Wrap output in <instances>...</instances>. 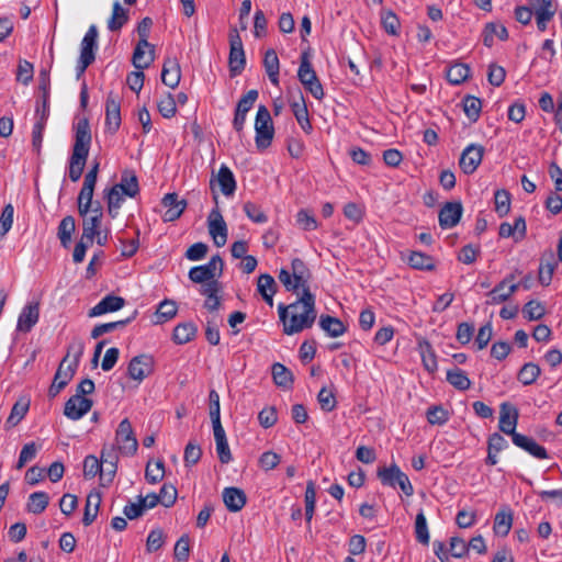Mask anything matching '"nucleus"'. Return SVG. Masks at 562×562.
<instances>
[{
    "instance_id": "obj_1",
    "label": "nucleus",
    "mask_w": 562,
    "mask_h": 562,
    "mask_svg": "<svg viewBox=\"0 0 562 562\" xmlns=\"http://www.w3.org/2000/svg\"><path fill=\"white\" fill-rule=\"evenodd\" d=\"M280 321L283 323V333L294 335L305 328H311L316 319L315 296L310 290L290 305H278Z\"/></svg>"
},
{
    "instance_id": "obj_2",
    "label": "nucleus",
    "mask_w": 562,
    "mask_h": 562,
    "mask_svg": "<svg viewBox=\"0 0 562 562\" xmlns=\"http://www.w3.org/2000/svg\"><path fill=\"white\" fill-rule=\"evenodd\" d=\"M91 145V131L88 119H79L75 125V144L69 159L68 176L72 182H77L85 169Z\"/></svg>"
},
{
    "instance_id": "obj_3",
    "label": "nucleus",
    "mask_w": 562,
    "mask_h": 562,
    "mask_svg": "<svg viewBox=\"0 0 562 562\" xmlns=\"http://www.w3.org/2000/svg\"><path fill=\"white\" fill-rule=\"evenodd\" d=\"M311 279V271L305 262L300 258H294L291 262V272L286 269H281L279 280L284 285L286 291L297 292L300 289L302 293L310 290L308 281Z\"/></svg>"
},
{
    "instance_id": "obj_4",
    "label": "nucleus",
    "mask_w": 562,
    "mask_h": 562,
    "mask_svg": "<svg viewBox=\"0 0 562 562\" xmlns=\"http://www.w3.org/2000/svg\"><path fill=\"white\" fill-rule=\"evenodd\" d=\"M255 132V143L258 150L262 151L271 146L274 136V127L271 114L263 104H260L257 110Z\"/></svg>"
},
{
    "instance_id": "obj_5",
    "label": "nucleus",
    "mask_w": 562,
    "mask_h": 562,
    "mask_svg": "<svg viewBox=\"0 0 562 562\" xmlns=\"http://www.w3.org/2000/svg\"><path fill=\"white\" fill-rule=\"evenodd\" d=\"M376 475L383 485L393 488L398 486L406 496L414 494V487L408 476L395 463L390 467H380Z\"/></svg>"
},
{
    "instance_id": "obj_6",
    "label": "nucleus",
    "mask_w": 562,
    "mask_h": 562,
    "mask_svg": "<svg viewBox=\"0 0 562 562\" xmlns=\"http://www.w3.org/2000/svg\"><path fill=\"white\" fill-rule=\"evenodd\" d=\"M297 77L300 82L315 99L322 100L324 98L325 93L323 86L312 67L307 52H303L301 55Z\"/></svg>"
},
{
    "instance_id": "obj_7",
    "label": "nucleus",
    "mask_w": 562,
    "mask_h": 562,
    "mask_svg": "<svg viewBox=\"0 0 562 562\" xmlns=\"http://www.w3.org/2000/svg\"><path fill=\"white\" fill-rule=\"evenodd\" d=\"M115 441L119 451L124 456H134L138 449V441L135 437L131 422L124 418L115 432Z\"/></svg>"
},
{
    "instance_id": "obj_8",
    "label": "nucleus",
    "mask_w": 562,
    "mask_h": 562,
    "mask_svg": "<svg viewBox=\"0 0 562 562\" xmlns=\"http://www.w3.org/2000/svg\"><path fill=\"white\" fill-rule=\"evenodd\" d=\"M155 370V359L151 355L142 353L131 359L127 366V375L130 379L142 382L151 375Z\"/></svg>"
},
{
    "instance_id": "obj_9",
    "label": "nucleus",
    "mask_w": 562,
    "mask_h": 562,
    "mask_svg": "<svg viewBox=\"0 0 562 562\" xmlns=\"http://www.w3.org/2000/svg\"><path fill=\"white\" fill-rule=\"evenodd\" d=\"M229 57L228 65L231 76L240 75L246 65L245 52L243 47L241 38L236 29H234L229 34Z\"/></svg>"
},
{
    "instance_id": "obj_10",
    "label": "nucleus",
    "mask_w": 562,
    "mask_h": 562,
    "mask_svg": "<svg viewBox=\"0 0 562 562\" xmlns=\"http://www.w3.org/2000/svg\"><path fill=\"white\" fill-rule=\"evenodd\" d=\"M207 227L215 246L223 247L227 241V225L217 207L210 212Z\"/></svg>"
},
{
    "instance_id": "obj_11",
    "label": "nucleus",
    "mask_w": 562,
    "mask_h": 562,
    "mask_svg": "<svg viewBox=\"0 0 562 562\" xmlns=\"http://www.w3.org/2000/svg\"><path fill=\"white\" fill-rule=\"evenodd\" d=\"M484 155V147L477 144L467 146L461 153L459 166L465 175H472L480 164Z\"/></svg>"
},
{
    "instance_id": "obj_12",
    "label": "nucleus",
    "mask_w": 562,
    "mask_h": 562,
    "mask_svg": "<svg viewBox=\"0 0 562 562\" xmlns=\"http://www.w3.org/2000/svg\"><path fill=\"white\" fill-rule=\"evenodd\" d=\"M92 405V400L80 395H72L65 403L64 414L71 420H78L91 409Z\"/></svg>"
},
{
    "instance_id": "obj_13",
    "label": "nucleus",
    "mask_w": 562,
    "mask_h": 562,
    "mask_svg": "<svg viewBox=\"0 0 562 562\" xmlns=\"http://www.w3.org/2000/svg\"><path fill=\"white\" fill-rule=\"evenodd\" d=\"M121 126V105L119 98L110 92L105 101V127L114 134Z\"/></svg>"
},
{
    "instance_id": "obj_14",
    "label": "nucleus",
    "mask_w": 562,
    "mask_h": 562,
    "mask_svg": "<svg viewBox=\"0 0 562 562\" xmlns=\"http://www.w3.org/2000/svg\"><path fill=\"white\" fill-rule=\"evenodd\" d=\"M463 213L461 202H447L439 211L438 220L442 229H449L458 225Z\"/></svg>"
},
{
    "instance_id": "obj_15",
    "label": "nucleus",
    "mask_w": 562,
    "mask_h": 562,
    "mask_svg": "<svg viewBox=\"0 0 562 562\" xmlns=\"http://www.w3.org/2000/svg\"><path fill=\"white\" fill-rule=\"evenodd\" d=\"M518 422V411L516 407L508 403H503L501 405V414H499V430L514 439V435L518 434L516 431V426Z\"/></svg>"
},
{
    "instance_id": "obj_16",
    "label": "nucleus",
    "mask_w": 562,
    "mask_h": 562,
    "mask_svg": "<svg viewBox=\"0 0 562 562\" xmlns=\"http://www.w3.org/2000/svg\"><path fill=\"white\" fill-rule=\"evenodd\" d=\"M161 204L167 209L164 214L165 222H173L178 220L187 207V201L183 199L179 200L177 193H167L162 198Z\"/></svg>"
},
{
    "instance_id": "obj_17",
    "label": "nucleus",
    "mask_w": 562,
    "mask_h": 562,
    "mask_svg": "<svg viewBox=\"0 0 562 562\" xmlns=\"http://www.w3.org/2000/svg\"><path fill=\"white\" fill-rule=\"evenodd\" d=\"M40 319V304H26L18 318L16 330L21 333H29L36 325Z\"/></svg>"
},
{
    "instance_id": "obj_18",
    "label": "nucleus",
    "mask_w": 562,
    "mask_h": 562,
    "mask_svg": "<svg viewBox=\"0 0 562 562\" xmlns=\"http://www.w3.org/2000/svg\"><path fill=\"white\" fill-rule=\"evenodd\" d=\"M513 443L539 460L549 458L547 449L526 435L515 434Z\"/></svg>"
},
{
    "instance_id": "obj_19",
    "label": "nucleus",
    "mask_w": 562,
    "mask_h": 562,
    "mask_svg": "<svg viewBox=\"0 0 562 562\" xmlns=\"http://www.w3.org/2000/svg\"><path fill=\"white\" fill-rule=\"evenodd\" d=\"M98 29L94 24L90 25L80 44L79 58L85 63H93L95 59V50L98 48Z\"/></svg>"
},
{
    "instance_id": "obj_20",
    "label": "nucleus",
    "mask_w": 562,
    "mask_h": 562,
    "mask_svg": "<svg viewBox=\"0 0 562 562\" xmlns=\"http://www.w3.org/2000/svg\"><path fill=\"white\" fill-rule=\"evenodd\" d=\"M80 216L82 217V238L93 243L94 237L100 233L103 213L94 210L93 214L86 213Z\"/></svg>"
},
{
    "instance_id": "obj_21",
    "label": "nucleus",
    "mask_w": 562,
    "mask_h": 562,
    "mask_svg": "<svg viewBox=\"0 0 562 562\" xmlns=\"http://www.w3.org/2000/svg\"><path fill=\"white\" fill-rule=\"evenodd\" d=\"M181 79V68L177 58L167 57L162 65L161 81L167 87L175 89Z\"/></svg>"
},
{
    "instance_id": "obj_22",
    "label": "nucleus",
    "mask_w": 562,
    "mask_h": 562,
    "mask_svg": "<svg viewBox=\"0 0 562 562\" xmlns=\"http://www.w3.org/2000/svg\"><path fill=\"white\" fill-rule=\"evenodd\" d=\"M557 267L558 262L554 259L553 251H544L540 258L539 265V282L541 285L548 286L551 283Z\"/></svg>"
},
{
    "instance_id": "obj_23",
    "label": "nucleus",
    "mask_w": 562,
    "mask_h": 562,
    "mask_svg": "<svg viewBox=\"0 0 562 562\" xmlns=\"http://www.w3.org/2000/svg\"><path fill=\"white\" fill-rule=\"evenodd\" d=\"M76 371L72 368L59 363V367L54 375V380L48 390V396L55 397L59 392L65 389L74 378Z\"/></svg>"
},
{
    "instance_id": "obj_24",
    "label": "nucleus",
    "mask_w": 562,
    "mask_h": 562,
    "mask_svg": "<svg viewBox=\"0 0 562 562\" xmlns=\"http://www.w3.org/2000/svg\"><path fill=\"white\" fill-rule=\"evenodd\" d=\"M155 47L150 43L148 45H142L137 43L132 57V63L136 69L144 70L150 66L154 61Z\"/></svg>"
},
{
    "instance_id": "obj_25",
    "label": "nucleus",
    "mask_w": 562,
    "mask_h": 562,
    "mask_svg": "<svg viewBox=\"0 0 562 562\" xmlns=\"http://www.w3.org/2000/svg\"><path fill=\"white\" fill-rule=\"evenodd\" d=\"M125 305V300L121 296L109 294L104 296L97 305H94L89 316L94 317L110 312H116Z\"/></svg>"
},
{
    "instance_id": "obj_26",
    "label": "nucleus",
    "mask_w": 562,
    "mask_h": 562,
    "mask_svg": "<svg viewBox=\"0 0 562 562\" xmlns=\"http://www.w3.org/2000/svg\"><path fill=\"white\" fill-rule=\"evenodd\" d=\"M290 105L299 125L305 133H310L312 131V124L310 122L308 110L301 91H299L297 99L292 100Z\"/></svg>"
},
{
    "instance_id": "obj_27",
    "label": "nucleus",
    "mask_w": 562,
    "mask_h": 562,
    "mask_svg": "<svg viewBox=\"0 0 562 562\" xmlns=\"http://www.w3.org/2000/svg\"><path fill=\"white\" fill-rule=\"evenodd\" d=\"M223 502L229 512H239L247 502L246 494L238 487H225L223 491Z\"/></svg>"
},
{
    "instance_id": "obj_28",
    "label": "nucleus",
    "mask_w": 562,
    "mask_h": 562,
    "mask_svg": "<svg viewBox=\"0 0 562 562\" xmlns=\"http://www.w3.org/2000/svg\"><path fill=\"white\" fill-rule=\"evenodd\" d=\"M213 432L218 459L223 464H227L232 461L233 457L228 446L225 430L222 425H217L213 426Z\"/></svg>"
},
{
    "instance_id": "obj_29",
    "label": "nucleus",
    "mask_w": 562,
    "mask_h": 562,
    "mask_svg": "<svg viewBox=\"0 0 562 562\" xmlns=\"http://www.w3.org/2000/svg\"><path fill=\"white\" fill-rule=\"evenodd\" d=\"M497 37L501 41L508 38V31L504 24L490 22L486 23L483 30V43L486 47L494 45V38Z\"/></svg>"
},
{
    "instance_id": "obj_30",
    "label": "nucleus",
    "mask_w": 562,
    "mask_h": 562,
    "mask_svg": "<svg viewBox=\"0 0 562 562\" xmlns=\"http://www.w3.org/2000/svg\"><path fill=\"white\" fill-rule=\"evenodd\" d=\"M114 187L128 198H135L139 193L138 179L132 170H124L121 176V181L114 184Z\"/></svg>"
},
{
    "instance_id": "obj_31",
    "label": "nucleus",
    "mask_w": 562,
    "mask_h": 562,
    "mask_svg": "<svg viewBox=\"0 0 562 562\" xmlns=\"http://www.w3.org/2000/svg\"><path fill=\"white\" fill-rule=\"evenodd\" d=\"M318 324L319 327L333 338L344 335L347 330L346 325L339 318L330 315H321Z\"/></svg>"
},
{
    "instance_id": "obj_32",
    "label": "nucleus",
    "mask_w": 562,
    "mask_h": 562,
    "mask_svg": "<svg viewBox=\"0 0 562 562\" xmlns=\"http://www.w3.org/2000/svg\"><path fill=\"white\" fill-rule=\"evenodd\" d=\"M85 345L80 339L74 340L68 345L67 353L63 358L60 364L66 367H70L74 371H77V368L80 362V358L83 355Z\"/></svg>"
},
{
    "instance_id": "obj_33",
    "label": "nucleus",
    "mask_w": 562,
    "mask_h": 562,
    "mask_svg": "<svg viewBox=\"0 0 562 562\" xmlns=\"http://www.w3.org/2000/svg\"><path fill=\"white\" fill-rule=\"evenodd\" d=\"M263 67L272 85H279L280 61L273 48L266 50Z\"/></svg>"
},
{
    "instance_id": "obj_34",
    "label": "nucleus",
    "mask_w": 562,
    "mask_h": 562,
    "mask_svg": "<svg viewBox=\"0 0 562 562\" xmlns=\"http://www.w3.org/2000/svg\"><path fill=\"white\" fill-rule=\"evenodd\" d=\"M101 504V495L99 492H91L87 496L82 522L85 526L91 525L98 516Z\"/></svg>"
},
{
    "instance_id": "obj_35",
    "label": "nucleus",
    "mask_w": 562,
    "mask_h": 562,
    "mask_svg": "<svg viewBox=\"0 0 562 562\" xmlns=\"http://www.w3.org/2000/svg\"><path fill=\"white\" fill-rule=\"evenodd\" d=\"M217 182L224 195L229 196L234 194L236 190V180L232 170L226 165H222L220 167Z\"/></svg>"
},
{
    "instance_id": "obj_36",
    "label": "nucleus",
    "mask_w": 562,
    "mask_h": 562,
    "mask_svg": "<svg viewBox=\"0 0 562 562\" xmlns=\"http://www.w3.org/2000/svg\"><path fill=\"white\" fill-rule=\"evenodd\" d=\"M273 382L283 389H291L294 382L292 372L282 363L276 362L271 368Z\"/></svg>"
},
{
    "instance_id": "obj_37",
    "label": "nucleus",
    "mask_w": 562,
    "mask_h": 562,
    "mask_svg": "<svg viewBox=\"0 0 562 562\" xmlns=\"http://www.w3.org/2000/svg\"><path fill=\"white\" fill-rule=\"evenodd\" d=\"M128 21V11L124 9L120 1L113 3L112 15L108 21V29L111 32H119Z\"/></svg>"
},
{
    "instance_id": "obj_38",
    "label": "nucleus",
    "mask_w": 562,
    "mask_h": 562,
    "mask_svg": "<svg viewBox=\"0 0 562 562\" xmlns=\"http://www.w3.org/2000/svg\"><path fill=\"white\" fill-rule=\"evenodd\" d=\"M136 315H137V311H134L133 314L130 317L125 318V319H120V321H116V322L99 324V325L93 327V329L91 331V337L93 339H97V338L101 337L104 334H108V333H111L113 330L123 328L127 324H130L133 319H135Z\"/></svg>"
},
{
    "instance_id": "obj_39",
    "label": "nucleus",
    "mask_w": 562,
    "mask_h": 562,
    "mask_svg": "<svg viewBox=\"0 0 562 562\" xmlns=\"http://www.w3.org/2000/svg\"><path fill=\"white\" fill-rule=\"evenodd\" d=\"M198 328L192 322L182 323L173 329V340L178 345H184L191 341L196 335Z\"/></svg>"
},
{
    "instance_id": "obj_40",
    "label": "nucleus",
    "mask_w": 562,
    "mask_h": 562,
    "mask_svg": "<svg viewBox=\"0 0 562 562\" xmlns=\"http://www.w3.org/2000/svg\"><path fill=\"white\" fill-rule=\"evenodd\" d=\"M513 525V513L509 508L503 509L495 515L494 532L499 536H507Z\"/></svg>"
},
{
    "instance_id": "obj_41",
    "label": "nucleus",
    "mask_w": 562,
    "mask_h": 562,
    "mask_svg": "<svg viewBox=\"0 0 562 562\" xmlns=\"http://www.w3.org/2000/svg\"><path fill=\"white\" fill-rule=\"evenodd\" d=\"M515 280L514 274L507 276L504 280H502L495 288L487 293V304H501L509 299L508 293L506 292V286L508 282Z\"/></svg>"
},
{
    "instance_id": "obj_42",
    "label": "nucleus",
    "mask_w": 562,
    "mask_h": 562,
    "mask_svg": "<svg viewBox=\"0 0 562 562\" xmlns=\"http://www.w3.org/2000/svg\"><path fill=\"white\" fill-rule=\"evenodd\" d=\"M470 76V68L465 64H453L451 65L447 72L446 78L447 80L454 86L461 85Z\"/></svg>"
},
{
    "instance_id": "obj_43",
    "label": "nucleus",
    "mask_w": 562,
    "mask_h": 562,
    "mask_svg": "<svg viewBox=\"0 0 562 562\" xmlns=\"http://www.w3.org/2000/svg\"><path fill=\"white\" fill-rule=\"evenodd\" d=\"M76 229V221L71 215L65 216L58 225V238L64 247H68L71 243V235Z\"/></svg>"
},
{
    "instance_id": "obj_44",
    "label": "nucleus",
    "mask_w": 562,
    "mask_h": 562,
    "mask_svg": "<svg viewBox=\"0 0 562 562\" xmlns=\"http://www.w3.org/2000/svg\"><path fill=\"white\" fill-rule=\"evenodd\" d=\"M49 504V496L46 492H34L29 496L26 509L32 514L43 513Z\"/></svg>"
},
{
    "instance_id": "obj_45",
    "label": "nucleus",
    "mask_w": 562,
    "mask_h": 562,
    "mask_svg": "<svg viewBox=\"0 0 562 562\" xmlns=\"http://www.w3.org/2000/svg\"><path fill=\"white\" fill-rule=\"evenodd\" d=\"M177 304L171 300H164L160 302L156 310V321L155 324H162L172 319L177 315Z\"/></svg>"
},
{
    "instance_id": "obj_46",
    "label": "nucleus",
    "mask_w": 562,
    "mask_h": 562,
    "mask_svg": "<svg viewBox=\"0 0 562 562\" xmlns=\"http://www.w3.org/2000/svg\"><path fill=\"white\" fill-rule=\"evenodd\" d=\"M447 381L459 391H465L471 386L465 372L457 367L447 371Z\"/></svg>"
},
{
    "instance_id": "obj_47",
    "label": "nucleus",
    "mask_w": 562,
    "mask_h": 562,
    "mask_svg": "<svg viewBox=\"0 0 562 562\" xmlns=\"http://www.w3.org/2000/svg\"><path fill=\"white\" fill-rule=\"evenodd\" d=\"M463 111L468 119L475 123L480 119L482 102L479 98L474 95H467L462 100Z\"/></svg>"
},
{
    "instance_id": "obj_48",
    "label": "nucleus",
    "mask_w": 562,
    "mask_h": 562,
    "mask_svg": "<svg viewBox=\"0 0 562 562\" xmlns=\"http://www.w3.org/2000/svg\"><path fill=\"white\" fill-rule=\"evenodd\" d=\"M104 192L109 214L112 217H115L117 214V210L122 206V203L124 201L123 195L125 194L114 186L109 190H105Z\"/></svg>"
},
{
    "instance_id": "obj_49",
    "label": "nucleus",
    "mask_w": 562,
    "mask_h": 562,
    "mask_svg": "<svg viewBox=\"0 0 562 562\" xmlns=\"http://www.w3.org/2000/svg\"><path fill=\"white\" fill-rule=\"evenodd\" d=\"M408 263L412 268L418 270H432L435 268L434 258L419 251L411 252L408 257Z\"/></svg>"
},
{
    "instance_id": "obj_50",
    "label": "nucleus",
    "mask_w": 562,
    "mask_h": 562,
    "mask_svg": "<svg viewBox=\"0 0 562 562\" xmlns=\"http://www.w3.org/2000/svg\"><path fill=\"white\" fill-rule=\"evenodd\" d=\"M304 502H305V519H306V522L310 524L313 518V515L315 512V505H316V485H315L314 481H308L306 484Z\"/></svg>"
},
{
    "instance_id": "obj_51",
    "label": "nucleus",
    "mask_w": 562,
    "mask_h": 562,
    "mask_svg": "<svg viewBox=\"0 0 562 562\" xmlns=\"http://www.w3.org/2000/svg\"><path fill=\"white\" fill-rule=\"evenodd\" d=\"M540 367L533 362L525 363L518 372L517 379L524 385H531L540 375Z\"/></svg>"
},
{
    "instance_id": "obj_52",
    "label": "nucleus",
    "mask_w": 562,
    "mask_h": 562,
    "mask_svg": "<svg viewBox=\"0 0 562 562\" xmlns=\"http://www.w3.org/2000/svg\"><path fill=\"white\" fill-rule=\"evenodd\" d=\"M41 448H42V446L37 445L34 441L24 445L20 451L19 459L15 464V469L21 470L26 465V463H29L33 459H35V457Z\"/></svg>"
},
{
    "instance_id": "obj_53",
    "label": "nucleus",
    "mask_w": 562,
    "mask_h": 562,
    "mask_svg": "<svg viewBox=\"0 0 562 562\" xmlns=\"http://www.w3.org/2000/svg\"><path fill=\"white\" fill-rule=\"evenodd\" d=\"M495 212L501 216L508 214L510 210V194L505 189H498L494 193Z\"/></svg>"
},
{
    "instance_id": "obj_54",
    "label": "nucleus",
    "mask_w": 562,
    "mask_h": 562,
    "mask_svg": "<svg viewBox=\"0 0 562 562\" xmlns=\"http://www.w3.org/2000/svg\"><path fill=\"white\" fill-rule=\"evenodd\" d=\"M93 188L82 186L77 199L79 215H85L90 212V209L93 205Z\"/></svg>"
},
{
    "instance_id": "obj_55",
    "label": "nucleus",
    "mask_w": 562,
    "mask_h": 562,
    "mask_svg": "<svg viewBox=\"0 0 562 562\" xmlns=\"http://www.w3.org/2000/svg\"><path fill=\"white\" fill-rule=\"evenodd\" d=\"M530 5L535 15L553 18L557 12V3L554 0H530Z\"/></svg>"
},
{
    "instance_id": "obj_56",
    "label": "nucleus",
    "mask_w": 562,
    "mask_h": 562,
    "mask_svg": "<svg viewBox=\"0 0 562 562\" xmlns=\"http://www.w3.org/2000/svg\"><path fill=\"white\" fill-rule=\"evenodd\" d=\"M102 470L100 473V484L102 486H108L113 482L117 470V458H112L111 460H105L102 462Z\"/></svg>"
},
{
    "instance_id": "obj_57",
    "label": "nucleus",
    "mask_w": 562,
    "mask_h": 562,
    "mask_svg": "<svg viewBox=\"0 0 562 562\" xmlns=\"http://www.w3.org/2000/svg\"><path fill=\"white\" fill-rule=\"evenodd\" d=\"M546 308L539 301L531 300L524 305L522 314L528 321H538L543 317Z\"/></svg>"
},
{
    "instance_id": "obj_58",
    "label": "nucleus",
    "mask_w": 562,
    "mask_h": 562,
    "mask_svg": "<svg viewBox=\"0 0 562 562\" xmlns=\"http://www.w3.org/2000/svg\"><path fill=\"white\" fill-rule=\"evenodd\" d=\"M165 475V463L162 460H158L153 465L150 462L147 463L145 470V479L150 484H156L164 479Z\"/></svg>"
},
{
    "instance_id": "obj_59",
    "label": "nucleus",
    "mask_w": 562,
    "mask_h": 562,
    "mask_svg": "<svg viewBox=\"0 0 562 562\" xmlns=\"http://www.w3.org/2000/svg\"><path fill=\"white\" fill-rule=\"evenodd\" d=\"M415 536H416V539L418 542L426 544V546L429 543L430 537H429L427 520L422 510L416 515Z\"/></svg>"
},
{
    "instance_id": "obj_60",
    "label": "nucleus",
    "mask_w": 562,
    "mask_h": 562,
    "mask_svg": "<svg viewBox=\"0 0 562 562\" xmlns=\"http://www.w3.org/2000/svg\"><path fill=\"white\" fill-rule=\"evenodd\" d=\"M29 411V404L16 402L9 415V417L5 420V428H12L16 426L25 416V414Z\"/></svg>"
},
{
    "instance_id": "obj_61",
    "label": "nucleus",
    "mask_w": 562,
    "mask_h": 562,
    "mask_svg": "<svg viewBox=\"0 0 562 562\" xmlns=\"http://www.w3.org/2000/svg\"><path fill=\"white\" fill-rule=\"evenodd\" d=\"M382 25L385 32L390 35H397L400 30V20L397 15L389 10L383 11L381 14Z\"/></svg>"
},
{
    "instance_id": "obj_62",
    "label": "nucleus",
    "mask_w": 562,
    "mask_h": 562,
    "mask_svg": "<svg viewBox=\"0 0 562 562\" xmlns=\"http://www.w3.org/2000/svg\"><path fill=\"white\" fill-rule=\"evenodd\" d=\"M102 462L95 456L89 454L83 460V475L86 479H92L97 474L100 475Z\"/></svg>"
},
{
    "instance_id": "obj_63",
    "label": "nucleus",
    "mask_w": 562,
    "mask_h": 562,
    "mask_svg": "<svg viewBox=\"0 0 562 562\" xmlns=\"http://www.w3.org/2000/svg\"><path fill=\"white\" fill-rule=\"evenodd\" d=\"M426 417L431 425H443L449 419V413L442 406H430L427 409Z\"/></svg>"
},
{
    "instance_id": "obj_64",
    "label": "nucleus",
    "mask_w": 562,
    "mask_h": 562,
    "mask_svg": "<svg viewBox=\"0 0 562 562\" xmlns=\"http://www.w3.org/2000/svg\"><path fill=\"white\" fill-rule=\"evenodd\" d=\"M296 223L304 231H314L318 226L315 216L305 209H302L297 212Z\"/></svg>"
}]
</instances>
